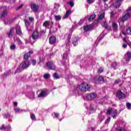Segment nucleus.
<instances>
[{
  "mask_svg": "<svg viewBox=\"0 0 131 131\" xmlns=\"http://www.w3.org/2000/svg\"><path fill=\"white\" fill-rule=\"evenodd\" d=\"M54 116L55 117H56V118H58L59 117V114L57 113H54Z\"/></svg>",
  "mask_w": 131,
  "mask_h": 131,
  "instance_id": "58",
  "label": "nucleus"
},
{
  "mask_svg": "<svg viewBox=\"0 0 131 131\" xmlns=\"http://www.w3.org/2000/svg\"><path fill=\"white\" fill-rule=\"evenodd\" d=\"M102 72H103V69L102 68H100L98 70V73L100 74L102 73Z\"/></svg>",
  "mask_w": 131,
  "mask_h": 131,
  "instance_id": "52",
  "label": "nucleus"
},
{
  "mask_svg": "<svg viewBox=\"0 0 131 131\" xmlns=\"http://www.w3.org/2000/svg\"><path fill=\"white\" fill-rule=\"evenodd\" d=\"M11 50H14L16 49V45H12L10 46Z\"/></svg>",
  "mask_w": 131,
  "mask_h": 131,
  "instance_id": "47",
  "label": "nucleus"
},
{
  "mask_svg": "<svg viewBox=\"0 0 131 131\" xmlns=\"http://www.w3.org/2000/svg\"><path fill=\"white\" fill-rule=\"evenodd\" d=\"M98 81H103L104 80V78L102 76H99L98 78Z\"/></svg>",
  "mask_w": 131,
  "mask_h": 131,
  "instance_id": "45",
  "label": "nucleus"
},
{
  "mask_svg": "<svg viewBox=\"0 0 131 131\" xmlns=\"http://www.w3.org/2000/svg\"><path fill=\"white\" fill-rule=\"evenodd\" d=\"M32 65L33 66H35V65H36V60L33 59L32 60Z\"/></svg>",
  "mask_w": 131,
  "mask_h": 131,
  "instance_id": "54",
  "label": "nucleus"
},
{
  "mask_svg": "<svg viewBox=\"0 0 131 131\" xmlns=\"http://www.w3.org/2000/svg\"><path fill=\"white\" fill-rule=\"evenodd\" d=\"M14 40L15 41H17V42H18V43L19 45H22V41H21V40L20 39V38H19L17 36H15L14 37Z\"/></svg>",
  "mask_w": 131,
  "mask_h": 131,
  "instance_id": "30",
  "label": "nucleus"
},
{
  "mask_svg": "<svg viewBox=\"0 0 131 131\" xmlns=\"http://www.w3.org/2000/svg\"><path fill=\"white\" fill-rule=\"evenodd\" d=\"M119 66H120V64L119 62H114L111 65V67L112 68H113V69H117Z\"/></svg>",
  "mask_w": 131,
  "mask_h": 131,
  "instance_id": "17",
  "label": "nucleus"
},
{
  "mask_svg": "<svg viewBox=\"0 0 131 131\" xmlns=\"http://www.w3.org/2000/svg\"><path fill=\"white\" fill-rule=\"evenodd\" d=\"M41 32H43L45 33V32H46V30H41Z\"/></svg>",
  "mask_w": 131,
  "mask_h": 131,
  "instance_id": "64",
  "label": "nucleus"
},
{
  "mask_svg": "<svg viewBox=\"0 0 131 131\" xmlns=\"http://www.w3.org/2000/svg\"><path fill=\"white\" fill-rule=\"evenodd\" d=\"M48 91L47 90H43L40 91V93L38 95V98H44L46 96H48Z\"/></svg>",
  "mask_w": 131,
  "mask_h": 131,
  "instance_id": "11",
  "label": "nucleus"
},
{
  "mask_svg": "<svg viewBox=\"0 0 131 131\" xmlns=\"http://www.w3.org/2000/svg\"><path fill=\"white\" fill-rule=\"evenodd\" d=\"M14 110V112L16 113H21V112H23V111H24V110L20 109L19 107H15Z\"/></svg>",
  "mask_w": 131,
  "mask_h": 131,
  "instance_id": "25",
  "label": "nucleus"
},
{
  "mask_svg": "<svg viewBox=\"0 0 131 131\" xmlns=\"http://www.w3.org/2000/svg\"><path fill=\"white\" fill-rule=\"evenodd\" d=\"M90 112L93 113L95 112V108L93 107H90Z\"/></svg>",
  "mask_w": 131,
  "mask_h": 131,
  "instance_id": "57",
  "label": "nucleus"
},
{
  "mask_svg": "<svg viewBox=\"0 0 131 131\" xmlns=\"http://www.w3.org/2000/svg\"><path fill=\"white\" fill-rule=\"evenodd\" d=\"M126 12L127 14L124 15L121 19L122 22H124L125 21H126V20L129 19V18L130 17V14H129V13H131V7H129L126 10Z\"/></svg>",
  "mask_w": 131,
  "mask_h": 131,
  "instance_id": "2",
  "label": "nucleus"
},
{
  "mask_svg": "<svg viewBox=\"0 0 131 131\" xmlns=\"http://www.w3.org/2000/svg\"><path fill=\"white\" fill-rule=\"evenodd\" d=\"M59 7H60V5L58 3H55L54 5L55 9H58Z\"/></svg>",
  "mask_w": 131,
  "mask_h": 131,
  "instance_id": "50",
  "label": "nucleus"
},
{
  "mask_svg": "<svg viewBox=\"0 0 131 131\" xmlns=\"http://www.w3.org/2000/svg\"><path fill=\"white\" fill-rule=\"evenodd\" d=\"M34 92H28L26 93V97H28L29 99H30L31 100H34Z\"/></svg>",
  "mask_w": 131,
  "mask_h": 131,
  "instance_id": "14",
  "label": "nucleus"
},
{
  "mask_svg": "<svg viewBox=\"0 0 131 131\" xmlns=\"http://www.w3.org/2000/svg\"><path fill=\"white\" fill-rule=\"evenodd\" d=\"M50 77H51V75H50V74H45L43 75V77L45 79H48L50 78Z\"/></svg>",
  "mask_w": 131,
  "mask_h": 131,
  "instance_id": "37",
  "label": "nucleus"
},
{
  "mask_svg": "<svg viewBox=\"0 0 131 131\" xmlns=\"http://www.w3.org/2000/svg\"><path fill=\"white\" fill-rule=\"evenodd\" d=\"M110 120H111V118L110 117L107 118V119L105 121V123H109V122H110Z\"/></svg>",
  "mask_w": 131,
  "mask_h": 131,
  "instance_id": "53",
  "label": "nucleus"
},
{
  "mask_svg": "<svg viewBox=\"0 0 131 131\" xmlns=\"http://www.w3.org/2000/svg\"><path fill=\"white\" fill-rule=\"evenodd\" d=\"M12 22H13L12 19H5L4 20V23L5 24H11V23H12Z\"/></svg>",
  "mask_w": 131,
  "mask_h": 131,
  "instance_id": "34",
  "label": "nucleus"
},
{
  "mask_svg": "<svg viewBox=\"0 0 131 131\" xmlns=\"http://www.w3.org/2000/svg\"><path fill=\"white\" fill-rule=\"evenodd\" d=\"M91 89V84H88V83L83 82L81 85H79L77 86L76 90L77 91H81V92H86L89 91Z\"/></svg>",
  "mask_w": 131,
  "mask_h": 131,
  "instance_id": "1",
  "label": "nucleus"
},
{
  "mask_svg": "<svg viewBox=\"0 0 131 131\" xmlns=\"http://www.w3.org/2000/svg\"><path fill=\"white\" fill-rule=\"evenodd\" d=\"M53 76L54 79H59V78H60V76H59V75H58V74H57V73H55L54 74H53Z\"/></svg>",
  "mask_w": 131,
  "mask_h": 131,
  "instance_id": "39",
  "label": "nucleus"
},
{
  "mask_svg": "<svg viewBox=\"0 0 131 131\" xmlns=\"http://www.w3.org/2000/svg\"><path fill=\"white\" fill-rule=\"evenodd\" d=\"M54 18H55V19L56 20V21H60V20H61V16L60 15H55L54 16Z\"/></svg>",
  "mask_w": 131,
  "mask_h": 131,
  "instance_id": "40",
  "label": "nucleus"
},
{
  "mask_svg": "<svg viewBox=\"0 0 131 131\" xmlns=\"http://www.w3.org/2000/svg\"><path fill=\"white\" fill-rule=\"evenodd\" d=\"M105 17V13H102L100 15V16L98 17L99 20H101L103 19Z\"/></svg>",
  "mask_w": 131,
  "mask_h": 131,
  "instance_id": "44",
  "label": "nucleus"
},
{
  "mask_svg": "<svg viewBox=\"0 0 131 131\" xmlns=\"http://www.w3.org/2000/svg\"><path fill=\"white\" fill-rule=\"evenodd\" d=\"M21 65L23 69H25L26 68H28V67H29V66H30V62H29V60H26L24 61L21 63Z\"/></svg>",
  "mask_w": 131,
  "mask_h": 131,
  "instance_id": "9",
  "label": "nucleus"
},
{
  "mask_svg": "<svg viewBox=\"0 0 131 131\" xmlns=\"http://www.w3.org/2000/svg\"><path fill=\"white\" fill-rule=\"evenodd\" d=\"M30 117L32 120L35 121L36 120V118L35 117V115L34 114H31Z\"/></svg>",
  "mask_w": 131,
  "mask_h": 131,
  "instance_id": "36",
  "label": "nucleus"
},
{
  "mask_svg": "<svg viewBox=\"0 0 131 131\" xmlns=\"http://www.w3.org/2000/svg\"><path fill=\"white\" fill-rule=\"evenodd\" d=\"M72 14V11H71V9H70L69 10H67L66 14L62 17V19H66L69 17V15H71Z\"/></svg>",
  "mask_w": 131,
  "mask_h": 131,
  "instance_id": "20",
  "label": "nucleus"
},
{
  "mask_svg": "<svg viewBox=\"0 0 131 131\" xmlns=\"http://www.w3.org/2000/svg\"><path fill=\"white\" fill-rule=\"evenodd\" d=\"M24 22L27 30H28V31H31L33 29V27L30 26L29 20L25 19Z\"/></svg>",
  "mask_w": 131,
  "mask_h": 131,
  "instance_id": "10",
  "label": "nucleus"
},
{
  "mask_svg": "<svg viewBox=\"0 0 131 131\" xmlns=\"http://www.w3.org/2000/svg\"><path fill=\"white\" fill-rule=\"evenodd\" d=\"M29 20L31 22H33V21H34V18H33L32 17H29Z\"/></svg>",
  "mask_w": 131,
  "mask_h": 131,
  "instance_id": "55",
  "label": "nucleus"
},
{
  "mask_svg": "<svg viewBox=\"0 0 131 131\" xmlns=\"http://www.w3.org/2000/svg\"><path fill=\"white\" fill-rule=\"evenodd\" d=\"M122 1L123 0H115L116 2L113 4V6H114V7L117 9L119 8L121 6Z\"/></svg>",
  "mask_w": 131,
  "mask_h": 131,
  "instance_id": "12",
  "label": "nucleus"
},
{
  "mask_svg": "<svg viewBox=\"0 0 131 131\" xmlns=\"http://www.w3.org/2000/svg\"><path fill=\"white\" fill-rule=\"evenodd\" d=\"M22 71H23V68H21V67H19L16 70L15 74H16V73H19L20 72H21Z\"/></svg>",
  "mask_w": 131,
  "mask_h": 131,
  "instance_id": "33",
  "label": "nucleus"
},
{
  "mask_svg": "<svg viewBox=\"0 0 131 131\" xmlns=\"http://www.w3.org/2000/svg\"><path fill=\"white\" fill-rule=\"evenodd\" d=\"M97 97V94L95 93H92L89 94H87L85 98L87 100H94Z\"/></svg>",
  "mask_w": 131,
  "mask_h": 131,
  "instance_id": "7",
  "label": "nucleus"
},
{
  "mask_svg": "<svg viewBox=\"0 0 131 131\" xmlns=\"http://www.w3.org/2000/svg\"><path fill=\"white\" fill-rule=\"evenodd\" d=\"M87 3L89 4V5H91V4H93V3L95 2V0H86Z\"/></svg>",
  "mask_w": 131,
  "mask_h": 131,
  "instance_id": "48",
  "label": "nucleus"
},
{
  "mask_svg": "<svg viewBox=\"0 0 131 131\" xmlns=\"http://www.w3.org/2000/svg\"><path fill=\"white\" fill-rule=\"evenodd\" d=\"M7 15H8V11L7 10H4L3 12H2V13L1 15V18H5V17H6V16H7Z\"/></svg>",
  "mask_w": 131,
  "mask_h": 131,
  "instance_id": "29",
  "label": "nucleus"
},
{
  "mask_svg": "<svg viewBox=\"0 0 131 131\" xmlns=\"http://www.w3.org/2000/svg\"><path fill=\"white\" fill-rule=\"evenodd\" d=\"M32 36L33 39H34V41L33 42L31 41L30 42L31 45H33V43L35 42V40H36V39L39 37V33H38V31L37 29L33 31Z\"/></svg>",
  "mask_w": 131,
  "mask_h": 131,
  "instance_id": "3",
  "label": "nucleus"
},
{
  "mask_svg": "<svg viewBox=\"0 0 131 131\" xmlns=\"http://www.w3.org/2000/svg\"><path fill=\"white\" fill-rule=\"evenodd\" d=\"M13 105L14 106H18V102H13Z\"/></svg>",
  "mask_w": 131,
  "mask_h": 131,
  "instance_id": "63",
  "label": "nucleus"
},
{
  "mask_svg": "<svg viewBox=\"0 0 131 131\" xmlns=\"http://www.w3.org/2000/svg\"><path fill=\"white\" fill-rule=\"evenodd\" d=\"M13 33H14V28H11L10 29L9 32L7 33L8 37L9 38H12V37L13 36Z\"/></svg>",
  "mask_w": 131,
  "mask_h": 131,
  "instance_id": "24",
  "label": "nucleus"
},
{
  "mask_svg": "<svg viewBox=\"0 0 131 131\" xmlns=\"http://www.w3.org/2000/svg\"><path fill=\"white\" fill-rule=\"evenodd\" d=\"M50 43L51 45H54L57 41V39L55 37V36H51L49 38Z\"/></svg>",
  "mask_w": 131,
  "mask_h": 131,
  "instance_id": "22",
  "label": "nucleus"
},
{
  "mask_svg": "<svg viewBox=\"0 0 131 131\" xmlns=\"http://www.w3.org/2000/svg\"><path fill=\"white\" fill-rule=\"evenodd\" d=\"M31 8L32 9H33L34 12H37V11H38V6L34 4H32L31 5Z\"/></svg>",
  "mask_w": 131,
  "mask_h": 131,
  "instance_id": "23",
  "label": "nucleus"
},
{
  "mask_svg": "<svg viewBox=\"0 0 131 131\" xmlns=\"http://www.w3.org/2000/svg\"><path fill=\"white\" fill-rule=\"evenodd\" d=\"M95 18H96V14H92V15L89 18V21H93V20H94V19H95Z\"/></svg>",
  "mask_w": 131,
  "mask_h": 131,
  "instance_id": "35",
  "label": "nucleus"
},
{
  "mask_svg": "<svg viewBox=\"0 0 131 131\" xmlns=\"http://www.w3.org/2000/svg\"><path fill=\"white\" fill-rule=\"evenodd\" d=\"M111 112H112V108L111 107H110L106 112V114H110Z\"/></svg>",
  "mask_w": 131,
  "mask_h": 131,
  "instance_id": "46",
  "label": "nucleus"
},
{
  "mask_svg": "<svg viewBox=\"0 0 131 131\" xmlns=\"http://www.w3.org/2000/svg\"><path fill=\"white\" fill-rule=\"evenodd\" d=\"M50 25H51V26L54 25V21L46 20L43 23V25H42L43 27H45L47 29H49Z\"/></svg>",
  "mask_w": 131,
  "mask_h": 131,
  "instance_id": "8",
  "label": "nucleus"
},
{
  "mask_svg": "<svg viewBox=\"0 0 131 131\" xmlns=\"http://www.w3.org/2000/svg\"><path fill=\"white\" fill-rule=\"evenodd\" d=\"M120 82V80L118 79L115 81V83H119Z\"/></svg>",
  "mask_w": 131,
  "mask_h": 131,
  "instance_id": "60",
  "label": "nucleus"
},
{
  "mask_svg": "<svg viewBox=\"0 0 131 131\" xmlns=\"http://www.w3.org/2000/svg\"><path fill=\"white\" fill-rule=\"evenodd\" d=\"M126 32L128 35H131V27H129L126 29Z\"/></svg>",
  "mask_w": 131,
  "mask_h": 131,
  "instance_id": "38",
  "label": "nucleus"
},
{
  "mask_svg": "<svg viewBox=\"0 0 131 131\" xmlns=\"http://www.w3.org/2000/svg\"><path fill=\"white\" fill-rule=\"evenodd\" d=\"M33 53V51H30L29 52H27L24 55V58L25 60H28L29 59V57H30V54H32Z\"/></svg>",
  "mask_w": 131,
  "mask_h": 131,
  "instance_id": "21",
  "label": "nucleus"
},
{
  "mask_svg": "<svg viewBox=\"0 0 131 131\" xmlns=\"http://www.w3.org/2000/svg\"><path fill=\"white\" fill-rule=\"evenodd\" d=\"M118 114H117V110H115L113 111V113L112 114V117L114 118L115 119L116 118V116H117Z\"/></svg>",
  "mask_w": 131,
  "mask_h": 131,
  "instance_id": "26",
  "label": "nucleus"
},
{
  "mask_svg": "<svg viewBox=\"0 0 131 131\" xmlns=\"http://www.w3.org/2000/svg\"><path fill=\"white\" fill-rule=\"evenodd\" d=\"M1 130H4V131H11L12 128H11V125H8V126L5 127V125H3L2 127H0Z\"/></svg>",
  "mask_w": 131,
  "mask_h": 131,
  "instance_id": "13",
  "label": "nucleus"
},
{
  "mask_svg": "<svg viewBox=\"0 0 131 131\" xmlns=\"http://www.w3.org/2000/svg\"><path fill=\"white\" fill-rule=\"evenodd\" d=\"M3 117L4 118L7 119V118H10V115L9 114H3Z\"/></svg>",
  "mask_w": 131,
  "mask_h": 131,
  "instance_id": "43",
  "label": "nucleus"
},
{
  "mask_svg": "<svg viewBox=\"0 0 131 131\" xmlns=\"http://www.w3.org/2000/svg\"><path fill=\"white\" fill-rule=\"evenodd\" d=\"M16 33L18 35H22V31L21 30V27L20 26L17 25L16 27Z\"/></svg>",
  "mask_w": 131,
  "mask_h": 131,
  "instance_id": "18",
  "label": "nucleus"
},
{
  "mask_svg": "<svg viewBox=\"0 0 131 131\" xmlns=\"http://www.w3.org/2000/svg\"><path fill=\"white\" fill-rule=\"evenodd\" d=\"M62 58L63 60H66V59H67V54L64 53L62 56Z\"/></svg>",
  "mask_w": 131,
  "mask_h": 131,
  "instance_id": "51",
  "label": "nucleus"
},
{
  "mask_svg": "<svg viewBox=\"0 0 131 131\" xmlns=\"http://www.w3.org/2000/svg\"><path fill=\"white\" fill-rule=\"evenodd\" d=\"M122 47L123 49H126V48H127V45L126 44H123Z\"/></svg>",
  "mask_w": 131,
  "mask_h": 131,
  "instance_id": "61",
  "label": "nucleus"
},
{
  "mask_svg": "<svg viewBox=\"0 0 131 131\" xmlns=\"http://www.w3.org/2000/svg\"><path fill=\"white\" fill-rule=\"evenodd\" d=\"M131 58V52H127L125 55V58L123 59V61H125V62H124V65L126 64V63H128V61L129 60H130Z\"/></svg>",
  "mask_w": 131,
  "mask_h": 131,
  "instance_id": "5",
  "label": "nucleus"
},
{
  "mask_svg": "<svg viewBox=\"0 0 131 131\" xmlns=\"http://www.w3.org/2000/svg\"><path fill=\"white\" fill-rule=\"evenodd\" d=\"M98 118H99V121L101 122L104 120V118H105V117L104 116V115H102V114H100L98 116Z\"/></svg>",
  "mask_w": 131,
  "mask_h": 131,
  "instance_id": "31",
  "label": "nucleus"
},
{
  "mask_svg": "<svg viewBox=\"0 0 131 131\" xmlns=\"http://www.w3.org/2000/svg\"><path fill=\"white\" fill-rule=\"evenodd\" d=\"M126 106L128 110H130L131 109V103L129 102H127L126 103Z\"/></svg>",
  "mask_w": 131,
  "mask_h": 131,
  "instance_id": "42",
  "label": "nucleus"
},
{
  "mask_svg": "<svg viewBox=\"0 0 131 131\" xmlns=\"http://www.w3.org/2000/svg\"><path fill=\"white\" fill-rule=\"evenodd\" d=\"M115 15V13H114V11H112L110 13V17H111V18H113V17H114Z\"/></svg>",
  "mask_w": 131,
  "mask_h": 131,
  "instance_id": "49",
  "label": "nucleus"
},
{
  "mask_svg": "<svg viewBox=\"0 0 131 131\" xmlns=\"http://www.w3.org/2000/svg\"><path fill=\"white\" fill-rule=\"evenodd\" d=\"M73 45L74 47H76L78 45V42L77 41V37H75L74 40L73 41Z\"/></svg>",
  "mask_w": 131,
  "mask_h": 131,
  "instance_id": "32",
  "label": "nucleus"
},
{
  "mask_svg": "<svg viewBox=\"0 0 131 131\" xmlns=\"http://www.w3.org/2000/svg\"><path fill=\"white\" fill-rule=\"evenodd\" d=\"M101 25H102V26H103V27H105V29H107V30H112L111 26H107L106 21H103L101 22Z\"/></svg>",
  "mask_w": 131,
  "mask_h": 131,
  "instance_id": "15",
  "label": "nucleus"
},
{
  "mask_svg": "<svg viewBox=\"0 0 131 131\" xmlns=\"http://www.w3.org/2000/svg\"><path fill=\"white\" fill-rule=\"evenodd\" d=\"M68 5H69L71 7V8H73V7L74 6V3L73 1H69L67 2Z\"/></svg>",
  "mask_w": 131,
  "mask_h": 131,
  "instance_id": "41",
  "label": "nucleus"
},
{
  "mask_svg": "<svg viewBox=\"0 0 131 131\" xmlns=\"http://www.w3.org/2000/svg\"><path fill=\"white\" fill-rule=\"evenodd\" d=\"M117 98H118L119 100L121 99H124L125 98V94L121 92V91L119 90L116 93Z\"/></svg>",
  "mask_w": 131,
  "mask_h": 131,
  "instance_id": "6",
  "label": "nucleus"
},
{
  "mask_svg": "<svg viewBox=\"0 0 131 131\" xmlns=\"http://www.w3.org/2000/svg\"><path fill=\"white\" fill-rule=\"evenodd\" d=\"M71 39V36H69L68 38V42H70V39Z\"/></svg>",
  "mask_w": 131,
  "mask_h": 131,
  "instance_id": "62",
  "label": "nucleus"
},
{
  "mask_svg": "<svg viewBox=\"0 0 131 131\" xmlns=\"http://www.w3.org/2000/svg\"><path fill=\"white\" fill-rule=\"evenodd\" d=\"M112 28H113L114 31H115L116 32L117 31H118V25L117 24V23H116L115 22L113 23L112 25Z\"/></svg>",
  "mask_w": 131,
  "mask_h": 131,
  "instance_id": "19",
  "label": "nucleus"
},
{
  "mask_svg": "<svg viewBox=\"0 0 131 131\" xmlns=\"http://www.w3.org/2000/svg\"><path fill=\"white\" fill-rule=\"evenodd\" d=\"M46 67L47 69H49L50 70H55V69H56L55 64H54L52 61H48L46 64Z\"/></svg>",
  "mask_w": 131,
  "mask_h": 131,
  "instance_id": "4",
  "label": "nucleus"
},
{
  "mask_svg": "<svg viewBox=\"0 0 131 131\" xmlns=\"http://www.w3.org/2000/svg\"><path fill=\"white\" fill-rule=\"evenodd\" d=\"M103 38V37L100 36L98 37L97 39L95 41V43H94V46L95 47H97V46H98V43H99V41L102 40V39Z\"/></svg>",
  "mask_w": 131,
  "mask_h": 131,
  "instance_id": "28",
  "label": "nucleus"
},
{
  "mask_svg": "<svg viewBox=\"0 0 131 131\" xmlns=\"http://www.w3.org/2000/svg\"><path fill=\"white\" fill-rule=\"evenodd\" d=\"M39 62H43L45 61V59H46V57L43 54H40L39 57Z\"/></svg>",
  "mask_w": 131,
  "mask_h": 131,
  "instance_id": "27",
  "label": "nucleus"
},
{
  "mask_svg": "<svg viewBox=\"0 0 131 131\" xmlns=\"http://www.w3.org/2000/svg\"><path fill=\"white\" fill-rule=\"evenodd\" d=\"M93 28H94V26L93 25H87L83 27L84 31H90V30H92Z\"/></svg>",
  "mask_w": 131,
  "mask_h": 131,
  "instance_id": "16",
  "label": "nucleus"
},
{
  "mask_svg": "<svg viewBox=\"0 0 131 131\" xmlns=\"http://www.w3.org/2000/svg\"><path fill=\"white\" fill-rule=\"evenodd\" d=\"M119 131H126V130L123 128H119L118 129Z\"/></svg>",
  "mask_w": 131,
  "mask_h": 131,
  "instance_id": "59",
  "label": "nucleus"
},
{
  "mask_svg": "<svg viewBox=\"0 0 131 131\" xmlns=\"http://www.w3.org/2000/svg\"><path fill=\"white\" fill-rule=\"evenodd\" d=\"M24 5L21 4V5H20L19 6L17 7L16 8V10H20V9H21V8L23 7Z\"/></svg>",
  "mask_w": 131,
  "mask_h": 131,
  "instance_id": "56",
  "label": "nucleus"
}]
</instances>
